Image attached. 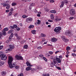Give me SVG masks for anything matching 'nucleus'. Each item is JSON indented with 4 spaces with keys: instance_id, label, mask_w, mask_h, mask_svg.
Returning <instances> with one entry per match:
<instances>
[{
    "instance_id": "a19ab883",
    "label": "nucleus",
    "mask_w": 76,
    "mask_h": 76,
    "mask_svg": "<svg viewBox=\"0 0 76 76\" xmlns=\"http://www.w3.org/2000/svg\"><path fill=\"white\" fill-rule=\"evenodd\" d=\"M16 29L17 30V31H19L20 29V28L19 27H17L16 28Z\"/></svg>"
},
{
    "instance_id": "aec40b11",
    "label": "nucleus",
    "mask_w": 76,
    "mask_h": 76,
    "mask_svg": "<svg viewBox=\"0 0 76 76\" xmlns=\"http://www.w3.org/2000/svg\"><path fill=\"white\" fill-rule=\"evenodd\" d=\"M57 18H58V16H56V18L55 19V20H56V21H60V20H61V19H58Z\"/></svg>"
},
{
    "instance_id": "f03ea898",
    "label": "nucleus",
    "mask_w": 76,
    "mask_h": 76,
    "mask_svg": "<svg viewBox=\"0 0 76 76\" xmlns=\"http://www.w3.org/2000/svg\"><path fill=\"white\" fill-rule=\"evenodd\" d=\"M5 4L1 3V6H3V7H6V6H7L6 7V9H8L10 8V5L8 4L9 3V1H7L5 2H4Z\"/></svg>"
},
{
    "instance_id": "4c0bfd02",
    "label": "nucleus",
    "mask_w": 76,
    "mask_h": 76,
    "mask_svg": "<svg viewBox=\"0 0 76 76\" xmlns=\"http://www.w3.org/2000/svg\"><path fill=\"white\" fill-rule=\"evenodd\" d=\"M22 17L23 18H26V15H22Z\"/></svg>"
},
{
    "instance_id": "774afa93",
    "label": "nucleus",
    "mask_w": 76,
    "mask_h": 76,
    "mask_svg": "<svg viewBox=\"0 0 76 76\" xmlns=\"http://www.w3.org/2000/svg\"><path fill=\"white\" fill-rule=\"evenodd\" d=\"M66 56L67 57H67H69V55H68V54L66 55Z\"/></svg>"
},
{
    "instance_id": "dca6fc26",
    "label": "nucleus",
    "mask_w": 76,
    "mask_h": 76,
    "mask_svg": "<svg viewBox=\"0 0 76 76\" xmlns=\"http://www.w3.org/2000/svg\"><path fill=\"white\" fill-rule=\"evenodd\" d=\"M64 1H62L61 4L60 6V8H61V7H63V6L64 5Z\"/></svg>"
},
{
    "instance_id": "a18cd8bd",
    "label": "nucleus",
    "mask_w": 76,
    "mask_h": 76,
    "mask_svg": "<svg viewBox=\"0 0 76 76\" xmlns=\"http://www.w3.org/2000/svg\"><path fill=\"white\" fill-rule=\"evenodd\" d=\"M31 1V0H22V1H25V2H26V1Z\"/></svg>"
},
{
    "instance_id": "423d86ee",
    "label": "nucleus",
    "mask_w": 76,
    "mask_h": 76,
    "mask_svg": "<svg viewBox=\"0 0 76 76\" xmlns=\"http://www.w3.org/2000/svg\"><path fill=\"white\" fill-rule=\"evenodd\" d=\"M65 35H66V36L70 37V36H72V32L71 31H70L69 30H67L65 32Z\"/></svg>"
},
{
    "instance_id": "6ab92c4d",
    "label": "nucleus",
    "mask_w": 76,
    "mask_h": 76,
    "mask_svg": "<svg viewBox=\"0 0 76 76\" xmlns=\"http://www.w3.org/2000/svg\"><path fill=\"white\" fill-rule=\"evenodd\" d=\"M6 74V73L5 71H2L1 72V75H2V76H4Z\"/></svg>"
},
{
    "instance_id": "412c9836",
    "label": "nucleus",
    "mask_w": 76,
    "mask_h": 76,
    "mask_svg": "<svg viewBox=\"0 0 76 76\" xmlns=\"http://www.w3.org/2000/svg\"><path fill=\"white\" fill-rule=\"evenodd\" d=\"M9 47L10 48L12 49H14L15 48V47H14V46L12 45H10Z\"/></svg>"
},
{
    "instance_id": "3c124183",
    "label": "nucleus",
    "mask_w": 76,
    "mask_h": 76,
    "mask_svg": "<svg viewBox=\"0 0 76 76\" xmlns=\"http://www.w3.org/2000/svg\"><path fill=\"white\" fill-rule=\"evenodd\" d=\"M3 48V46H0V50H1Z\"/></svg>"
},
{
    "instance_id": "a211bd4d",
    "label": "nucleus",
    "mask_w": 76,
    "mask_h": 76,
    "mask_svg": "<svg viewBox=\"0 0 76 76\" xmlns=\"http://www.w3.org/2000/svg\"><path fill=\"white\" fill-rule=\"evenodd\" d=\"M51 19H52V20H54V15L53 14H52L50 15Z\"/></svg>"
},
{
    "instance_id": "58836bf2",
    "label": "nucleus",
    "mask_w": 76,
    "mask_h": 76,
    "mask_svg": "<svg viewBox=\"0 0 76 76\" xmlns=\"http://www.w3.org/2000/svg\"><path fill=\"white\" fill-rule=\"evenodd\" d=\"M8 50H9V51H11L12 50V49L10 48L8 49Z\"/></svg>"
},
{
    "instance_id": "ddd939ff",
    "label": "nucleus",
    "mask_w": 76,
    "mask_h": 76,
    "mask_svg": "<svg viewBox=\"0 0 76 76\" xmlns=\"http://www.w3.org/2000/svg\"><path fill=\"white\" fill-rule=\"evenodd\" d=\"M57 41V39L56 38L54 37H53L51 39V41L52 42H56Z\"/></svg>"
},
{
    "instance_id": "5fc2aeb1",
    "label": "nucleus",
    "mask_w": 76,
    "mask_h": 76,
    "mask_svg": "<svg viewBox=\"0 0 76 76\" xmlns=\"http://www.w3.org/2000/svg\"><path fill=\"white\" fill-rule=\"evenodd\" d=\"M45 41V39L44 38H43L42 39V41Z\"/></svg>"
},
{
    "instance_id": "7ed1b4c3",
    "label": "nucleus",
    "mask_w": 76,
    "mask_h": 76,
    "mask_svg": "<svg viewBox=\"0 0 76 76\" xmlns=\"http://www.w3.org/2000/svg\"><path fill=\"white\" fill-rule=\"evenodd\" d=\"M61 28L60 27H56L54 29V31L56 32L57 34H60L61 32Z\"/></svg>"
},
{
    "instance_id": "cd10ccee",
    "label": "nucleus",
    "mask_w": 76,
    "mask_h": 76,
    "mask_svg": "<svg viewBox=\"0 0 76 76\" xmlns=\"http://www.w3.org/2000/svg\"><path fill=\"white\" fill-rule=\"evenodd\" d=\"M66 50L67 51H69V50H70V47H67L66 48Z\"/></svg>"
},
{
    "instance_id": "680f3d73",
    "label": "nucleus",
    "mask_w": 76,
    "mask_h": 76,
    "mask_svg": "<svg viewBox=\"0 0 76 76\" xmlns=\"http://www.w3.org/2000/svg\"><path fill=\"white\" fill-rule=\"evenodd\" d=\"M48 22H53V20H48Z\"/></svg>"
},
{
    "instance_id": "a878e982",
    "label": "nucleus",
    "mask_w": 76,
    "mask_h": 76,
    "mask_svg": "<svg viewBox=\"0 0 76 76\" xmlns=\"http://www.w3.org/2000/svg\"><path fill=\"white\" fill-rule=\"evenodd\" d=\"M12 12H10L9 13V14L8 15V16L9 17L12 16Z\"/></svg>"
},
{
    "instance_id": "09e8293b",
    "label": "nucleus",
    "mask_w": 76,
    "mask_h": 76,
    "mask_svg": "<svg viewBox=\"0 0 76 76\" xmlns=\"http://www.w3.org/2000/svg\"><path fill=\"white\" fill-rule=\"evenodd\" d=\"M10 11H11V12H12L13 11V8H11L10 10Z\"/></svg>"
},
{
    "instance_id": "c85d7f7f",
    "label": "nucleus",
    "mask_w": 76,
    "mask_h": 76,
    "mask_svg": "<svg viewBox=\"0 0 76 76\" xmlns=\"http://www.w3.org/2000/svg\"><path fill=\"white\" fill-rule=\"evenodd\" d=\"M37 23L38 25H39V24H40L41 23V21L40 20H37Z\"/></svg>"
},
{
    "instance_id": "4be33fe9",
    "label": "nucleus",
    "mask_w": 76,
    "mask_h": 76,
    "mask_svg": "<svg viewBox=\"0 0 76 76\" xmlns=\"http://www.w3.org/2000/svg\"><path fill=\"white\" fill-rule=\"evenodd\" d=\"M34 27V25H31L28 27L29 29H31V28H33Z\"/></svg>"
},
{
    "instance_id": "338daca9",
    "label": "nucleus",
    "mask_w": 76,
    "mask_h": 76,
    "mask_svg": "<svg viewBox=\"0 0 76 76\" xmlns=\"http://www.w3.org/2000/svg\"><path fill=\"white\" fill-rule=\"evenodd\" d=\"M37 16H38V17H39L40 16V14H38L37 15Z\"/></svg>"
},
{
    "instance_id": "79ce46f5",
    "label": "nucleus",
    "mask_w": 76,
    "mask_h": 76,
    "mask_svg": "<svg viewBox=\"0 0 76 76\" xmlns=\"http://www.w3.org/2000/svg\"><path fill=\"white\" fill-rule=\"evenodd\" d=\"M31 6H35V3H32L31 4Z\"/></svg>"
},
{
    "instance_id": "bf43d9fd",
    "label": "nucleus",
    "mask_w": 76,
    "mask_h": 76,
    "mask_svg": "<svg viewBox=\"0 0 76 76\" xmlns=\"http://www.w3.org/2000/svg\"><path fill=\"white\" fill-rule=\"evenodd\" d=\"M11 37H13V33H12L11 34V35H10Z\"/></svg>"
},
{
    "instance_id": "9d476101",
    "label": "nucleus",
    "mask_w": 76,
    "mask_h": 76,
    "mask_svg": "<svg viewBox=\"0 0 76 76\" xmlns=\"http://www.w3.org/2000/svg\"><path fill=\"white\" fill-rule=\"evenodd\" d=\"M8 29H9V28H5L2 31V32H3V34H4V35L5 36L6 35V31H7Z\"/></svg>"
},
{
    "instance_id": "ea45409f",
    "label": "nucleus",
    "mask_w": 76,
    "mask_h": 76,
    "mask_svg": "<svg viewBox=\"0 0 76 76\" xmlns=\"http://www.w3.org/2000/svg\"><path fill=\"white\" fill-rule=\"evenodd\" d=\"M39 56V57H41V58H42L43 57V55L42 54H41Z\"/></svg>"
},
{
    "instance_id": "e2e57ef3",
    "label": "nucleus",
    "mask_w": 76,
    "mask_h": 76,
    "mask_svg": "<svg viewBox=\"0 0 76 76\" xmlns=\"http://www.w3.org/2000/svg\"><path fill=\"white\" fill-rule=\"evenodd\" d=\"M12 37L10 36L9 37V39H12Z\"/></svg>"
},
{
    "instance_id": "72a5a7b5",
    "label": "nucleus",
    "mask_w": 76,
    "mask_h": 76,
    "mask_svg": "<svg viewBox=\"0 0 76 76\" xmlns=\"http://www.w3.org/2000/svg\"><path fill=\"white\" fill-rule=\"evenodd\" d=\"M17 39H21V37L20 36H18L17 37Z\"/></svg>"
},
{
    "instance_id": "393cba45",
    "label": "nucleus",
    "mask_w": 76,
    "mask_h": 76,
    "mask_svg": "<svg viewBox=\"0 0 76 76\" xmlns=\"http://www.w3.org/2000/svg\"><path fill=\"white\" fill-rule=\"evenodd\" d=\"M2 35H4L3 33L0 32V39H1V36H2Z\"/></svg>"
},
{
    "instance_id": "9b49d317",
    "label": "nucleus",
    "mask_w": 76,
    "mask_h": 76,
    "mask_svg": "<svg viewBox=\"0 0 76 76\" xmlns=\"http://www.w3.org/2000/svg\"><path fill=\"white\" fill-rule=\"evenodd\" d=\"M15 58L17 60H23V58L21 56L17 55L15 56Z\"/></svg>"
},
{
    "instance_id": "c756f323",
    "label": "nucleus",
    "mask_w": 76,
    "mask_h": 76,
    "mask_svg": "<svg viewBox=\"0 0 76 76\" xmlns=\"http://www.w3.org/2000/svg\"><path fill=\"white\" fill-rule=\"evenodd\" d=\"M16 4H17V3H13L12 4V6H15V5H16Z\"/></svg>"
},
{
    "instance_id": "69168bd1",
    "label": "nucleus",
    "mask_w": 76,
    "mask_h": 76,
    "mask_svg": "<svg viewBox=\"0 0 76 76\" xmlns=\"http://www.w3.org/2000/svg\"><path fill=\"white\" fill-rule=\"evenodd\" d=\"M17 15H18V13H16L14 15V17H16Z\"/></svg>"
},
{
    "instance_id": "b1692460",
    "label": "nucleus",
    "mask_w": 76,
    "mask_h": 76,
    "mask_svg": "<svg viewBox=\"0 0 76 76\" xmlns=\"http://www.w3.org/2000/svg\"><path fill=\"white\" fill-rule=\"evenodd\" d=\"M31 33H32L33 34H36V31L35 30H32Z\"/></svg>"
},
{
    "instance_id": "f3484780",
    "label": "nucleus",
    "mask_w": 76,
    "mask_h": 76,
    "mask_svg": "<svg viewBox=\"0 0 76 76\" xmlns=\"http://www.w3.org/2000/svg\"><path fill=\"white\" fill-rule=\"evenodd\" d=\"M40 36L42 37H46V35L43 33H41L40 34Z\"/></svg>"
},
{
    "instance_id": "f8f14e48",
    "label": "nucleus",
    "mask_w": 76,
    "mask_h": 76,
    "mask_svg": "<svg viewBox=\"0 0 76 76\" xmlns=\"http://www.w3.org/2000/svg\"><path fill=\"white\" fill-rule=\"evenodd\" d=\"M55 60H56L57 62H58L57 64L58 65H60V64L61 63V59L58 58L56 57Z\"/></svg>"
},
{
    "instance_id": "37998d69",
    "label": "nucleus",
    "mask_w": 76,
    "mask_h": 76,
    "mask_svg": "<svg viewBox=\"0 0 76 76\" xmlns=\"http://www.w3.org/2000/svg\"><path fill=\"white\" fill-rule=\"evenodd\" d=\"M13 26L14 27V28L15 29V28H16L17 27V25H14Z\"/></svg>"
},
{
    "instance_id": "c9c22d12",
    "label": "nucleus",
    "mask_w": 76,
    "mask_h": 76,
    "mask_svg": "<svg viewBox=\"0 0 76 76\" xmlns=\"http://www.w3.org/2000/svg\"><path fill=\"white\" fill-rule=\"evenodd\" d=\"M74 19V17H71L69 18V20H72Z\"/></svg>"
},
{
    "instance_id": "052dcab7",
    "label": "nucleus",
    "mask_w": 76,
    "mask_h": 76,
    "mask_svg": "<svg viewBox=\"0 0 76 76\" xmlns=\"http://www.w3.org/2000/svg\"><path fill=\"white\" fill-rule=\"evenodd\" d=\"M57 69H58V70H61V68L59 67H57Z\"/></svg>"
},
{
    "instance_id": "de8ad7c7",
    "label": "nucleus",
    "mask_w": 76,
    "mask_h": 76,
    "mask_svg": "<svg viewBox=\"0 0 76 76\" xmlns=\"http://www.w3.org/2000/svg\"><path fill=\"white\" fill-rule=\"evenodd\" d=\"M18 76H23V73H21L20 75H18Z\"/></svg>"
},
{
    "instance_id": "0eeeda50",
    "label": "nucleus",
    "mask_w": 76,
    "mask_h": 76,
    "mask_svg": "<svg viewBox=\"0 0 76 76\" xmlns=\"http://www.w3.org/2000/svg\"><path fill=\"white\" fill-rule=\"evenodd\" d=\"M57 63V61L56 59H53V62H51L50 64V66L52 67H53L54 66L55 64H56Z\"/></svg>"
},
{
    "instance_id": "2f4dec72",
    "label": "nucleus",
    "mask_w": 76,
    "mask_h": 76,
    "mask_svg": "<svg viewBox=\"0 0 76 76\" xmlns=\"http://www.w3.org/2000/svg\"><path fill=\"white\" fill-rule=\"evenodd\" d=\"M10 29H14V27H13V26H10Z\"/></svg>"
},
{
    "instance_id": "8fccbe9b",
    "label": "nucleus",
    "mask_w": 76,
    "mask_h": 76,
    "mask_svg": "<svg viewBox=\"0 0 76 76\" xmlns=\"http://www.w3.org/2000/svg\"><path fill=\"white\" fill-rule=\"evenodd\" d=\"M50 59H54V56H51L50 57Z\"/></svg>"
},
{
    "instance_id": "473e14b6",
    "label": "nucleus",
    "mask_w": 76,
    "mask_h": 76,
    "mask_svg": "<svg viewBox=\"0 0 76 76\" xmlns=\"http://www.w3.org/2000/svg\"><path fill=\"white\" fill-rule=\"evenodd\" d=\"M64 2V3H66V4L68 3V1L67 0H65Z\"/></svg>"
},
{
    "instance_id": "603ef678",
    "label": "nucleus",
    "mask_w": 76,
    "mask_h": 76,
    "mask_svg": "<svg viewBox=\"0 0 76 76\" xmlns=\"http://www.w3.org/2000/svg\"><path fill=\"white\" fill-rule=\"evenodd\" d=\"M72 56L73 57H75V56H76V54L75 53H72Z\"/></svg>"
},
{
    "instance_id": "6e6552de",
    "label": "nucleus",
    "mask_w": 76,
    "mask_h": 76,
    "mask_svg": "<svg viewBox=\"0 0 76 76\" xmlns=\"http://www.w3.org/2000/svg\"><path fill=\"white\" fill-rule=\"evenodd\" d=\"M61 39L62 40H63V41H64L65 42H67L69 41V39H68L67 38L65 37L64 36H62Z\"/></svg>"
},
{
    "instance_id": "4468645a",
    "label": "nucleus",
    "mask_w": 76,
    "mask_h": 76,
    "mask_svg": "<svg viewBox=\"0 0 76 76\" xmlns=\"http://www.w3.org/2000/svg\"><path fill=\"white\" fill-rule=\"evenodd\" d=\"M26 64H27V66H30V67L32 66V65H31V64L29 63V61H27V62H26Z\"/></svg>"
},
{
    "instance_id": "13d9d810",
    "label": "nucleus",
    "mask_w": 76,
    "mask_h": 76,
    "mask_svg": "<svg viewBox=\"0 0 76 76\" xmlns=\"http://www.w3.org/2000/svg\"><path fill=\"white\" fill-rule=\"evenodd\" d=\"M9 12V10H6V13H8Z\"/></svg>"
},
{
    "instance_id": "2eb2a0df",
    "label": "nucleus",
    "mask_w": 76,
    "mask_h": 76,
    "mask_svg": "<svg viewBox=\"0 0 76 76\" xmlns=\"http://www.w3.org/2000/svg\"><path fill=\"white\" fill-rule=\"evenodd\" d=\"M31 69H32V68L31 67L29 66L28 67L26 68V70L27 71H29V70H31Z\"/></svg>"
},
{
    "instance_id": "e433bc0d",
    "label": "nucleus",
    "mask_w": 76,
    "mask_h": 76,
    "mask_svg": "<svg viewBox=\"0 0 76 76\" xmlns=\"http://www.w3.org/2000/svg\"><path fill=\"white\" fill-rule=\"evenodd\" d=\"M15 68V69H19V66H16Z\"/></svg>"
},
{
    "instance_id": "bb28decb",
    "label": "nucleus",
    "mask_w": 76,
    "mask_h": 76,
    "mask_svg": "<svg viewBox=\"0 0 76 76\" xmlns=\"http://www.w3.org/2000/svg\"><path fill=\"white\" fill-rule=\"evenodd\" d=\"M4 64V61H1L0 62V66H2Z\"/></svg>"
},
{
    "instance_id": "39448f33",
    "label": "nucleus",
    "mask_w": 76,
    "mask_h": 76,
    "mask_svg": "<svg viewBox=\"0 0 76 76\" xmlns=\"http://www.w3.org/2000/svg\"><path fill=\"white\" fill-rule=\"evenodd\" d=\"M0 58H1V59L3 60H6L7 59V57L5 55L2 54L0 56Z\"/></svg>"
},
{
    "instance_id": "49530a36",
    "label": "nucleus",
    "mask_w": 76,
    "mask_h": 76,
    "mask_svg": "<svg viewBox=\"0 0 76 76\" xmlns=\"http://www.w3.org/2000/svg\"><path fill=\"white\" fill-rule=\"evenodd\" d=\"M49 54H51V55H52V54H53V52H51V51L49 52Z\"/></svg>"
},
{
    "instance_id": "4d7b16f0",
    "label": "nucleus",
    "mask_w": 76,
    "mask_h": 76,
    "mask_svg": "<svg viewBox=\"0 0 76 76\" xmlns=\"http://www.w3.org/2000/svg\"><path fill=\"white\" fill-rule=\"evenodd\" d=\"M43 59H44V60H45V61H47V59L45 57H43Z\"/></svg>"
},
{
    "instance_id": "c03bdc74",
    "label": "nucleus",
    "mask_w": 76,
    "mask_h": 76,
    "mask_svg": "<svg viewBox=\"0 0 76 76\" xmlns=\"http://www.w3.org/2000/svg\"><path fill=\"white\" fill-rule=\"evenodd\" d=\"M18 33H15L14 34V35H15V37H18Z\"/></svg>"
},
{
    "instance_id": "f704fd0d",
    "label": "nucleus",
    "mask_w": 76,
    "mask_h": 76,
    "mask_svg": "<svg viewBox=\"0 0 76 76\" xmlns=\"http://www.w3.org/2000/svg\"><path fill=\"white\" fill-rule=\"evenodd\" d=\"M28 45H25L24 46V48H25L26 49L28 48Z\"/></svg>"
},
{
    "instance_id": "20e7f679",
    "label": "nucleus",
    "mask_w": 76,
    "mask_h": 76,
    "mask_svg": "<svg viewBox=\"0 0 76 76\" xmlns=\"http://www.w3.org/2000/svg\"><path fill=\"white\" fill-rule=\"evenodd\" d=\"M69 13L70 15L71 16H73V15H75L76 13L75 10L74 9H71L69 12Z\"/></svg>"
},
{
    "instance_id": "0e129e2a",
    "label": "nucleus",
    "mask_w": 76,
    "mask_h": 76,
    "mask_svg": "<svg viewBox=\"0 0 76 76\" xmlns=\"http://www.w3.org/2000/svg\"><path fill=\"white\" fill-rule=\"evenodd\" d=\"M11 32H12V31H11V30H10L8 32V34H10Z\"/></svg>"
},
{
    "instance_id": "6e6d98bb",
    "label": "nucleus",
    "mask_w": 76,
    "mask_h": 76,
    "mask_svg": "<svg viewBox=\"0 0 76 76\" xmlns=\"http://www.w3.org/2000/svg\"><path fill=\"white\" fill-rule=\"evenodd\" d=\"M38 50H40V49H42V47H41L40 46L38 47Z\"/></svg>"
},
{
    "instance_id": "7c9ffc66",
    "label": "nucleus",
    "mask_w": 76,
    "mask_h": 76,
    "mask_svg": "<svg viewBox=\"0 0 76 76\" xmlns=\"http://www.w3.org/2000/svg\"><path fill=\"white\" fill-rule=\"evenodd\" d=\"M45 56L46 57H50L51 55L49 54L48 53H47L45 54Z\"/></svg>"
},
{
    "instance_id": "864d4df0",
    "label": "nucleus",
    "mask_w": 76,
    "mask_h": 76,
    "mask_svg": "<svg viewBox=\"0 0 76 76\" xmlns=\"http://www.w3.org/2000/svg\"><path fill=\"white\" fill-rule=\"evenodd\" d=\"M50 3H54V0H51L50 1Z\"/></svg>"
},
{
    "instance_id": "1a4fd4ad",
    "label": "nucleus",
    "mask_w": 76,
    "mask_h": 76,
    "mask_svg": "<svg viewBox=\"0 0 76 76\" xmlns=\"http://www.w3.org/2000/svg\"><path fill=\"white\" fill-rule=\"evenodd\" d=\"M32 20H33V19L32 18H27L26 19V22H27V23H30L31 22Z\"/></svg>"
},
{
    "instance_id": "5701e85b",
    "label": "nucleus",
    "mask_w": 76,
    "mask_h": 76,
    "mask_svg": "<svg viewBox=\"0 0 76 76\" xmlns=\"http://www.w3.org/2000/svg\"><path fill=\"white\" fill-rule=\"evenodd\" d=\"M50 12L51 13H56V11L55 10H51L50 11Z\"/></svg>"
},
{
    "instance_id": "f257e3e1",
    "label": "nucleus",
    "mask_w": 76,
    "mask_h": 76,
    "mask_svg": "<svg viewBox=\"0 0 76 76\" xmlns=\"http://www.w3.org/2000/svg\"><path fill=\"white\" fill-rule=\"evenodd\" d=\"M13 58L11 56H9L8 60V64H9V67L10 68H13L16 66V62H12L13 61Z\"/></svg>"
}]
</instances>
